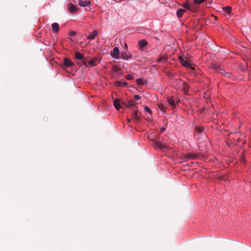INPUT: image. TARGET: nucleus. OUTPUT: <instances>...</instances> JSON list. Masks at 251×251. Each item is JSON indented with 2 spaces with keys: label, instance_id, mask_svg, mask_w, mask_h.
<instances>
[{
  "label": "nucleus",
  "instance_id": "5",
  "mask_svg": "<svg viewBox=\"0 0 251 251\" xmlns=\"http://www.w3.org/2000/svg\"><path fill=\"white\" fill-rule=\"evenodd\" d=\"M75 57L78 60H82L83 63H84L86 66H87V61L85 60L83 55L81 53L79 52H76L75 53Z\"/></svg>",
  "mask_w": 251,
  "mask_h": 251
},
{
  "label": "nucleus",
  "instance_id": "14",
  "mask_svg": "<svg viewBox=\"0 0 251 251\" xmlns=\"http://www.w3.org/2000/svg\"><path fill=\"white\" fill-rule=\"evenodd\" d=\"M52 31L54 33H58L59 29V25L57 23H53L51 25Z\"/></svg>",
  "mask_w": 251,
  "mask_h": 251
},
{
  "label": "nucleus",
  "instance_id": "7",
  "mask_svg": "<svg viewBox=\"0 0 251 251\" xmlns=\"http://www.w3.org/2000/svg\"><path fill=\"white\" fill-rule=\"evenodd\" d=\"M153 146L155 148L159 150H162L164 148H166V146L165 145L161 143L160 142L158 141L155 142L153 144Z\"/></svg>",
  "mask_w": 251,
  "mask_h": 251
},
{
  "label": "nucleus",
  "instance_id": "2",
  "mask_svg": "<svg viewBox=\"0 0 251 251\" xmlns=\"http://www.w3.org/2000/svg\"><path fill=\"white\" fill-rule=\"evenodd\" d=\"M119 53L120 51L119 48L118 47H115L113 49V51L110 52V55L113 58L118 59L120 58Z\"/></svg>",
  "mask_w": 251,
  "mask_h": 251
},
{
  "label": "nucleus",
  "instance_id": "3",
  "mask_svg": "<svg viewBox=\"0 0 251 251\" xmlns=\"http://www.w3.org/2000/svg\"><path fill=\"white\" fill-rule=\"evenodd\" d=\"M179 60L181 64L182 65H183L184 67H187L188 68H192V66L191 64V63H189L187 60H184L182 57L180 56L179 57Z\"/></svg>",
  "mask_w": 251,
  "mask_h": 251
},
{
  "label": "nucleus",
  "instance_id": "24",
  "mask_svg": "<svg viewBox=\"0 0 251 251\" xmlns=\"http://www.w3.org/2000/svg\"><path fill=\"white\" fill-rule=\"evenodd\" d=\"M188 88H189L188 85L186 83H183V86L182 89L185 93H186L188 92Z\"/></svg>",
  "mask_w": 251,
  "mask_h": 251
},
{
  "label": "nucleus",
  "instance_id": "10",
  "mask_svg": "<svg viewBox=\"0 0 251 251\" xmlns=\"http://www.w3.org/2000/svg\"><path fill=\"white\" fill-rule=\"evenodd\" d=\"M182 6L186 9H189V10H190L191 11L194 12L196 10L194 8V7L191 6L190 4L188 2H186L184 3H183V4L182 5Z\"/></svg>",
  "mask_w": 251,
  "mask_h": 251
},
{
  "label": "nucleus",
  "instance_id": "28",
  "mask_svg": "<svg viewBox=\"0 0 251 251\" xmlns=\"http://www.w3.org/2000/svg\"><path fill=\"white\" fill-rule=\"evenodd\" d=\"M134 78V76L132 75H127L126 76V78L128 80H132Z\"/></svg>",
  "mask_w": 251,
  "mask_h": 251
},
{
  "label": "nucleus",
  "instance_id": "30",
  "mask_svg": "<svg viewBox=\"0 0 251 251\" xmlns=\"http://www.w3.org/2000/svg\"><path fill=\"white\" fill-rule=\"evenodd\" d=\"M165 59V58L163 57V56H161V57H159L157 61L158 62H160L161 61H162L163 60H164Z\"/></svg>",
  "mask_w": 251,
  "mask_h": 251
},
{
  "label": "nucleus",
  "instance_id": "26",
  "mask_svg": "<svg viewBox=\"0 0 251 251\" xmlns=\"http://www.w3.org/2000/svg\"><path fill=\"white\" fill-rule=\"evenodd\" d=\"M158 107L161 111H162L164 113L165 112L166 107L163 104H160L158 105Z\"/></svg>",
  "mask_w": 251,
  "mask_h": 251
},
{
  "label": "nucleus",
  "instance_id": "15",
  "mask_svg": "<svg viewBox=\"0 0 251 251\" xmlns=\"http://www.w3.org/2000/svg\"><path fill=\"white\" fill-rule=\"evenodd\" d=\"M114 107H115V108L116 109H117L118 110H120V109L121 108V106L120 101V100L119 99H116L114 100Z\"/></svg>",
  "mask_w": 251,
  "mask_h": 251
},
{
  "label": "nucleus",
  "instance_id": "12",
  "mask_svg": "<svg viewBox=\"0 0 251 251\" xmlns=\"http://www.w3.org/2000/svg\"><path fill=\"white\" fill-rule=\"evenodd\" d=\"M91 3V1L88 0H79L78 4L81 6H86Z\"/></svg>",
  "mask_w": 251,
  "mask_h": 251
},
{
  "label": "nucleus",
  "instance_id": "13",
  "mask_svg": "<svg viewBox=\"0 0 251 251\" xmlns=\"http://www.w3.org/2000/svg\"><path fill=\"white\" fill-rule=\"evenodd\" d=\"M64 65L68 67H71L74 64V63L70 59L67 58H65L64 59Z\"/></svg>",
  "mask_w": 251,
  "mask_h": 251
},
{
  "label": "nucleus",
  "instance_id": "19",
  "mask_svg": "<svg viewBox=\"0 0 251 251\" xmlns=\"http://www.w3.org/2000/svg\"><path fill=\"white\" fill-rule=\"evenodd\" d=\"M98 34V32L97 31L95 30L93 32L91 33L88 36L87 38L89 40L94 39L95 37Z\"/></svg>",
  "mask_w": 251,
  "mask_h": 251
},
{
  "label": "nucleus",
  "instance_id": "20",
  "mask_svg": "<svg viewBox=\"0 0 251 251\" xmlns=\"http://www.w3.org/2000/svg\"><path fill=\"white\" fill-rule=\"evenodd\" d=\"M185 12V10L183 9H179L176 11V15L178 18H181L184 13Z\"/></svg>",
  "mask_w": 251,
  "mask_h": 251
},
{
  "label": "nucleus",
  "instance_id": "34",
  "mask_svg": "<svg viewBox=\"0 0 251 251\" xmlns=\"http://www.w3.org/2000/svg\"><path fill=\"white\" fill-rule=\"evenodd\" d=\"M125 47H126V49H127V45L126 43H125Z\"/></svg>",
  "mask_w": 251,
  "mask_h": 251
},
{
  "label": "nucleus",
  "instance_id": "17",
  "mask_svg": "<svg viewBox=\"0 0 251 251\" xmlns=\"http://www.w3.org/2000/svg\"><path fill=\"white\" fill-rule=\"evenodd\" d=\"M97 60H98L97 58H94L88 62L87 61V65H89L90 66H94L96 65ZM88 65H87V67H88Z\"/></svg>",
  "mask_w": 251,
  "mask_h": 251
},
{
  "label": "nucleus",
  "instance_id": "6",
  "mask_svg": "<svg viewBox=\"0 0 251 251\" xmlns=\"http://www.w3.org/2000/svg\"><path fill=\"white\" fill-rule=\"evenodd\" d=\"M132 118L136 122H139L141 120V117L137 110H134L132 114Z\"/></svg>",
  "mask_w": 251,
  "mask_h": 251
},
{
  "label": "nucleus",
  "instance_id": "1",
  "mask_svg": "<svg viewBox=\"0 0 251 251\" xmlns=\"http://www.w3.org/2000/svg\"><path fill=\"white\" fill-rule=\"evenodd\" d=\"M201 157V154L199 153H189L184 156V160L188 161L190 159H197Z\"/></svg>",
  "mask_w": 251,
  "mask_h": 251
},
{
  "label": "nucleus",
  "instance_id": "29",
  "mask_svg": "<svg viewBox=\"0 0 251 251\" xmlns=\"http://www.w3.org/2000/svg\"><path fill=\"white\" fill-rule=\"evenodd\" d=\"M144 109H145V110L146 112H149L150 114L151 113V109L148 106H145Z\"/></svg>",
  "mask_w": 251,
  "mask_h": 251
},
{
  "label": "nucleus",
  "instance_id": "11",
  "mask_svg": "<svg viewBox=\"0 0 251 251\" xmlns=\"http://www.w3.org/2000/svg\"><path fill=\"white\" fill-rule=\"evenodd\" d=\"M67 8L69 11L73 13L76 12L77 11L76 7L72 4H68L67 5Z\"/></svg>",
  "mask_w": 251,
  "mask_h": 251
},
{
  "label": "nucleus",
  "instance_id": "16",
  "mask_svg": "<svg viewBox=\"0 0 251 251\" xmlns=\"http://www.w3.org/2000/svg\"><path fill=\"white\" fill-rule=\"evenodd\" d=\"M127 83L125 81H117L115 83V86L116 87H121L123 85L127 86Z\"/></svg>",
  "mask_w": 251,
  "mask_h": 251
},
{
  "label": "nucleus",
  "instance_id": "4",
  "mask_svg": "<svg viewBox=\"0 0 251 251\" xmlns=\"http://www.w3.org/2000/svg\"><path fill=\"white\" fill-rule=\"evenodd\" d=\"M120 57L124 60H127L131 58L132 54L129 52L122 51Z\"/></svg>",
  "mask_w": 251,
  "mask_h": 251
},
{
  "label": "nucleus",
  "instance_id": "32",
  "mask_svg": "<svg viewBox=\"0 0 251 251\" xmlns=\"http://www.w3.org/2000/svg\"><path fill=\"white\" fill-rule=\"evenodd\" d=\"M70 34L71 36H74L75 35V31H72L70 32Z\"/></svg>",
  "mask_w": 251,
  "mask_h": 251
},
{
  "label": "nucleus",
  "instance_id": "33",
  "mask_svg": "<svg viewBox=\"0 0 251 251\" xmlns=\"http://www.w3.org/2000/svg\"><path fill=\"white\" fill-rule=\"evenodd\" d=\"M165 128L164 127H162L161 128L160 131H161V132H164L165 131Z\"/></svg>",
  "mask_w": 251,
  "mask_h": 251
},
{
  "label": "nucleus",
  "instance_id": "35",
  "mask_svg": "<svg viewBox=\"0 0 251 251\" xmlns=\"http://www.w3.org/2000/svg\"><path fill=\"white\" fill-rule=\"evenodd\" d=\"M127 122L129 123V122H130V120H129V119H127Z\"/></svg>",
  "mask_w": 251,
  "mask_h": 251
},
{
  "label": "nucleus",
  "instance_id": "27",
  "mask_svg": "<svg viewBox=\"0 0 251 251\" xmlns=\"http://www.w3.org/2000/svg\"><path fill=\"white\" fill-rule=\"evenodd\" d=\"M205 0H194V1L195 4H199L202 3Z\"/></svg>",
  "mask_w": 251,
  "mask_h": 251
},
{
  "label": "nucleus",
  "instance_id": "8",
  "mask_svg": "<svg viewBox=\"0 0 251 251\" xmlns=\"http://www.w3.org/2000/svg\"><path fill=\"white\" fill-rule=\"evenodd\" d=\"M210 68L211 69L214 70L221 74H223V72H224V71L223 70L219 69V67L215 64H211L210 66Z\"/></svg>",
  "mask_w": 251,
  "mask_h": 251
},
{
  "label": "nucleus",
  "instance_id": "21",
  "mask_svg": "<svg viewBox=\"0 0 251 251\" xmlns=\"http://www.w3.org/2000/svg\"><path fill=\"white\" fill-rule=\"evenodd\" d=\"M136 82H137V83L138 84V85H143L144 84H145V83H147V80H144L142 78H138L137 80H136Z\"/></svg>",
  "mask_w": 251,
  "mask_h": 251
},
{
  "label": "nucleus",
  "instance_id": "25",
  "mask_svg": "<svg viewBox=\"0 0 251 251\" xmlns=\"http://www.w3.org/2000/svg\"><path fill=\"white\" fill-rule=\"evenodd\" d=\"M224 11L226 13H230L231 11V7L229 6L225 7L223 8Z\"/></svg>",
  "mask_w": 251,
  "mask_h": 251
},
{
  "label": "nucleus",
  "instance_id": "18",
  "mask_svg": "<svg viewBox=\"0 0 251 251\" xmlns=\"http://www.w3.org/2000/svg\"><path fill=\"white\" fill-rule=\"evenodd\" d=\"M122 104L128 108H131L135 105V103L133 100H128L127 103L122 102Z\"/></svg>",
  "mask_w": 251,
  "mask_h": 251
},
{
  "label": "nucleus",
  "instance_id": "9",
  "mask_svg": "<svg viewBox=\"0 0 251 251\" xmlns=\"http://www.w3.org/2000/svg\"><path fill=\"white\" fill-rule=\"evenodd\" d=\"M167 101L172 108H174L176 107V101L173 97H168Z\"/></svg>",
  "mask_w": 251,
  "mask_h": 251
},
{
  "label": "nucleus",
  "instance_id": "31",
  "mask_svg": "<svg viewBox=\"0 0 251 251\" xmlns=\"http://www.w3.org/2000/svg\"><path fill=\"white\" fill-rule=\"evenodd\" d=\"M134 98L135 99V100H139L140 98H141V97L139 96V95H134Z\"/></svg>",
  "mask_w": 251,
  "mask_h": 251
},
{
  "label": "nucleus",
  "instance_id": "22",
  "mask_svg": "<svg viewBox=\"0 0 251 251\" xmlns=\"http://www.w3.org/2000/svg\"><path fill=\"white\" fill-rule=\"evenodd\" d=\"M147 45V42L145 40H141L139 42V45L141 48H144Z\"/></svg>",
  "mask_w": 251,
  "mask_h": 251
},
{
  "label": "nucleus",
  "instance_id": "23",
  "mask_svg": "<svg viewBox=\"0 0 251 251\" xmlns=\"http://www.w3.org/2000/svg\"><path fill=\"white\" fill-rule=\"evenodd\" d=\"M204 129V127L203 126H196L195 128V130L197 133H200L202 132Z\"/></svg>",
  "mask_w": 251,
  "mask_h": 251
}]
</instances>
